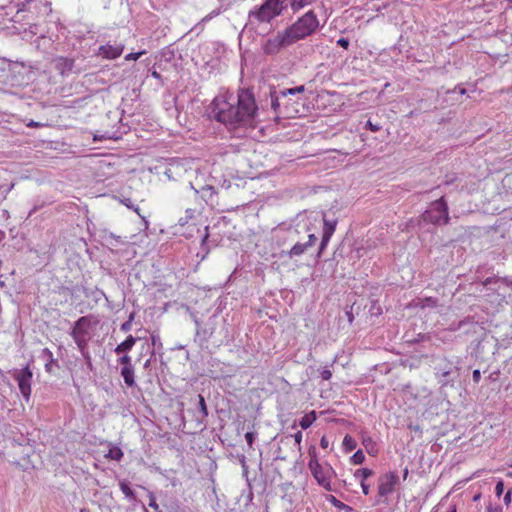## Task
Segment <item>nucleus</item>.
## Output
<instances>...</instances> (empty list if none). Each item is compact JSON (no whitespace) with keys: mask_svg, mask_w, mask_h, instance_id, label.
<instances>
[{"mask_svg":"<svg viewBox=\"0 0 512 512\" xmlns=\"http://www.w3.org/2000/svg\"><path fill=\"white\" fill-rule=\"evenodd\" d=\"M398 481V476L395 472H389L384 474L379 479V485H378V493L380 496H387L391 494L394 489L395 485Z\"/></svg>","mask_w":512,"mask_h":512,"instance_id":"6e6552de","label":"nucleus"},{"mask_svg":"<svg viewBox=\"0 0 512 512\" xmlns=\"http://www.w3.org/2000/svg\"><path fill=\"white\" fill-rule=\"evenodd\" d=\"M295 44L287 32L286 28L279 31L276 35L266 39L262 44V50L266 55H275L283 48Z\"/></svg>","mask_w":512,"mask_h":512,"instance_id":"423d86ee","label":"nucleus"},{"mask_svg":"<svg viewBox=\"0 0 512 512\" xmlns=\"http://www.w3.org/2000/svg\"><path fill=\"white\" fill-rule=\"evenodd\" d=\"M450 512H456V507L452 506Z\"/></svg>","mask_w":512,"mask_h":512,"instance_id":"0e129e2a","label":"nucleus"},{"mask_svg":"<svg viewBox=\"0 0 512 512\" xmlns=\"http://www.w3.org/2000/svg\"><path fill=\"white\" fill-rule=\"evenodd\" d=\"M151 343H152L154 348H157V349H161L162 348V343H161L160 336L158 334H156V333H152L151 334Z\"/></svg>","mask_w":512,"mask_h":512,"instance_id":"2f4dec72","label":"nucleus"},{"mask_svg":"<svg viewBox=\"0 0 512 512\" xmlns=\"http://www.w3.org/2000/svg\"><path fill=\"white\" fill-rule=\"evenodd\" d=\"M255 437H256V434L254 432H247L245 434V439H246L247 444L249 445V447H252L253 442L255 440Z\"/></svg>","mask_w":512,"mask_h":512,"instance_id":"4c0bfd02","label":"nucleus"},{"mask_svg":"<svg viewBox=\"0 0 512 512\" xmlns=\"http://www.w3.org/2000/svg\"><path fill=\"white\" fill-rule=\"evenodd\" d=\"M125 45L123 43L107 42L101 45L98 49V55L109 60L120 57L124 51Z\"/></svg>","mask_w":512,"mask_h":512,"instance_id":"1a4fd4ad","label":"nucleus"},{"mask_svg":"<svg viewBox=\"0 0 512 512\" xmlns=\"http://www.w3.org/2000/svg\"><path fill=\"white\" fill-rule=\"evenodd\" d=\"M51 63L61 76H68L74 67V59L63 56L53 58Z\"/></svg>","mask_w":512,"mask_h":512,"instance_id":"f8f14e48","label":"nucleus"},{"mask_svg":"<svg viewBox=\"0 0 512 512\" xmlns=\"http://www.w3.org/2000/svg\"><path fill=\"white\" fill-rule=\"evenodd\" d=\"M373 472L372 470L368 469V468H361V469H357L354 473V477L356 479H358L361 482H365V480L367 478H369L370 476H372Z\"/></svg>","mask_w":512,"mask_h":512,"instance_id":"b1692460","label":"nucleus"},{"mask_svg":"<svg viewBox=\"0 0 512 512\" xmlns=\"http://www.w3.org/2000/svg\"><path fill=\"white\" fill-rule=\"evenodd\" d=\"M317 419V415L315 411H311L305 414L299 421V425L302 429H308L313 422Z\"/></svg>","mask_w":512,"mask_h":512,"instance_id":"aec40b11","label":"nucleus"},{"mask_svg":"<svg viewBox=\"0 0 512 512\" xmlns=\"http://www.w3.org/2000/svg\"><path fill=\"white\" fill-rule=\"evenodd\" d=\"M240 463H241V466L243 469H246L247 468V464H246V458L244 455H241L240 457Z\"/></svg>","mask_w":512,"mask_h":512,"instance_id":"13d9d810","label":"nucleus"},{"mask_svg":"<svg viewBox=\"0 0 512 512\" xmlns=\"http://www.w3.org/2000/svg\"><path fill=\"white\" fill-rule=\"evenodd\" d=\"M407 474H408V469H405V471H404V478H406Z\"/></svg>","mask_w":512,"mask_h":512,"instance_id":"69168bd1","label":"nucleus"},{"mask_svg":"<svg viewBox=\"0 0 512 512\" xmlns=\"http://www.w3.org/2000/svg\"><path fill=\"white\" fill-rule=\"evenodd\" d=\"M28 127H33V128H37V127H42L43 124L42 123H39V122H36V121H33L31 120L28 124H27Z\"/></svg>","mask_w":512,"mask_h":512,"instance_id":"5fc2aeb1","label":"nucleus"},{"mask_svg":"<svg viewBox=\"0 0 512 512\" xmlns=\"http://www.w3.org/2000/svg\"><path fill=\"white\" fill-rule=\"evenodd\" d=\"M123 204L125 206H127L128 208H131L133 209L135 212L139 213V208L138 207H134V205L132 204L131 200L129 198L127 199H124L123 201Z\"/></svg>","mask_w":512,"mask_h":512,"instance_id":"c03bdc74","label":"nucleus"},{"mask_svg":"<svg viewBox=\"0 0 512 512\" xmlns=\"http://www.w3.org/2000/svg\"><path fill=\"white\" fill-rule=\"evenodd\" d=\"M425 222L434 225L447 224L449 220L448 207L444 197L431 203L430 207L422 214Z\"/></svg>","mask_w":512,"mask_h":512,"instance_id":"20e7f679","label":"nucleus"},{"mask_svg":"<svg viewBox=\"0 0 512 512\" xmlns=\"http://www.w3.org/2000/svg\"><path fill=\"white\" fill-rule=\"evenodd\" d=\"M444 362H447L444 367H439L437 370L438 374L443 378L441 380L442 385H447L450 382H454V379L450 378V376L453 373V369L458 370V367L454 366L453 363L448 362L446 359H444Z\"/></svg>","mask_w":512,"mask_h":512,"instance_id":"4468645a","label":"nucleus"},{"mask_svg":"<svg viewBox=\"0 0 512 512\" xmlns=\"http://www.w3.org/2000/svg\"><path fill=\"white\" fill-rule=\"evenodd\" d=\"M360 485H361L363 494L364 495H368L369 494V490H370L369 485H367L365 482H361Z\"/></svg>","mask_w":512,"mask_h":512,"instance_id":"3c124183","label":"nucleus"},{"mask_svg":"<svg viewBox=\"0 0 512 512\" xmlns=\"http://www.w3.org/2000/svg\"><path fill=\"white\" fill-rule=\"evenodd\" d=\"M243 473L244 474H247L248 473V467L246 469H243Z\"/></svg>","mask_w":512,"mask_h":512,"instance_id":"774afa93","label":"nucleus"},{"mask_svg":"<svg viewBox=\"0 0 512 512\" xmlns=\"http://www.w3.org/2000/svg\"><path fill=\"white\" fill-rule=\"evenodd\" d=\"M151 76L155 79H161V75L157 71H152Z\"/></svg>","mask_w":512,"mask_h":512,"instance_id":"bf43d9fd","label":"nucleus"},{"mask_svg":"<svg viewBox=\"0 0 512 512\" xmlns=\"http://www.w3.org/2000/svg\"><path fill=\"white\" fill-rule=\"evenodd\" d=\"M316 0H289V6L293 13L300 11L301 9L311 5Z\"/></svg>","mask_w":512,"mask_h":512,"instance_id":"6ab92c4d","label":"nucleus"},{"mask_svg":"<svg viewBox=\"0 0 512 512\" xmlns=\"http://www.w3.org/2000/svg\"><path fill=\"white\" fill-rule=\"evenodd\" d=\"M320 377L323 380H330L332 377V372L329 368V366H324L320 371Z\"/></svg>","mask_w":512,"mask_h":512,"instance_id":"473e14b6","label":"nucleus"},{"mask_svg":"<svg viewBox=\"0 0 512 512\" xmlns=\"http://www.w3.org/2000/svg\"><path fill=\"white\" fill-rule=\"evenodd\" d=\"M308 247L305 243L297 242L289 251V256L296 257L304 254L307 251Z\"/></svg>","mask_w":512,"mask_h":512,"instance_id":"4be33fe9","label":"nucleus"},{"mask_svg":"<svg viewBox=\"0 0 512 512\" xmlns=\"http://www.w3.org/2000/svg\"><path fill=\"white\" fill-rule=\"evenodd\" d=\"M119 362L120 364L122 365V367H130L132 366V363H131V357L128 356V355H123L120 359H119Z\"/></svg>","mask_w":512,"mask_h":512,"instance_id":"c9c22d12","label":"nucleus"},{"mask_svg":"<svg viewBox=\"0 0 512 512\" xmlns=\"http://www.w3.org/2000/svg\"><path fill=\"white\" fill-rule=\"evenodd\" d=\"M336 225H337V220L336 219H334V218L333 219H328V218H326L324 216V219H323V233H322L321 243H320L319 252H318L319 254H321L322 251L328 245L332 235L335 232Z\"/></svg>","mask_w":512,"mask_h":512,"instance_id":"9b49d317","label":"nucleus"},{"mask_svg":"<svg viewBox=\"0 0 512 512\" xmlns=\"http://www.w3.org/2000/svg\"><path fill=\"white\" fill-rule=\"evenodd\" d=\"M316 241H317V237L314 234H309L308 235V241L305 242V244L309 248V247L313 246Z\"/></svg>","mask_w":512,"mask_h":512,"instance_id":"37998d69","label":"nucleus"},{"mask_svg":"<svg viewBox=\"0 0 512 512\" xmlns=\"http://www.w3.org/2000/svg\"><path fill=\"white\" fill-rule=\"evenodd\" d=\"M40 357L45 361L46 372L51 373L53 365H57V360L54 359L53 353L48 348H44L41 351Z\"/></svg>","mask_w":512,"mask_h":512,"instance_id":"dca6fc26","label":"nucleus"},{"mask_svg":"<svg viewBox=\"0 0 512 512\" xmlns=\"http://www.w3.org/2000/svg\"><path fill=\"white\" fill-rule=\"evenodd\" d=\"M512 285V280L508 278H500V277H489L485 279L483 282V286L489 290L498 291L502 286L509 287Z\"/></svg>","mask_w":512,"mask_h":512,"instance_id":"ddd939ff","label":"nucleus"},{"mask_svg":"<svg viewBox=\"0 0 512 512\" xmlns=\"http://www.w3.org/2000/svg\"><path fill=\"white\" fill-rule=\"evenodd\" d=\"M280 93V95L282 96V98H285L287 97L288 95H295V92L293 91V88H288V89H282L280 91H278Z\"/></svg>","mask_w":512,"mask_h":512,"instance_id":"79ce46f5","label":"nucleus"},{"mask_svg":"<svg viewBox=\"0 0 512 512\" xmlns=\"http://www.w3.org/2000/svg\"><path fill=\"white\" fill-rule=\"evenodd\" d=\"M106 458H109L111 460L120 461L123 457L122 450L117 446L110 447L108 453L105 455Z\"/></svg>","mask_w":512,"mask_h":512,"instance_id":"5701e85b","label":"nucleus"},{"mask_svg":"<svg viewBox=\"0 0 512 512\" xmlns=\"http://www.w3.org/2000/svg\"><path fill=\"white\" fill-rule=\"evenodd\" d=\"M365 127H366L367 129H369L370 131H372V132H377V131H379V130L381 129L380 124H378V123H377V124H374V123H373L372 121H370V120H368V121L366 122Z\"/></svg>","mask_w":512,"mask_h":512,"instance_id":"e433bc0d","label":"nucleus"},{"mask_svg":"<svg viewBox=\"0 0 512 512\" xmlns=\"http://www.w3.org/2000/svg\"><path fill=\"white\" fill-rule=\"evenodd\" d=\"M252 92L241 89L237 96L224 93L216 96L210 105V117L241 137L243 129L252 126L257 115Z\"/></svg>","mask_w":512,"mask_h":512,"instance_id":"f257e3e1","label":"nucleus"},{"mask_svg":"<svg viewBox=\"0 0 512 512\" xmlns=\"http://www.w3.org/2000/svg\"><path fill=\"white\" fill-rule=\"evenodd\" d=\"M293 91L295 94L303 93L305 91V87L303 85L293 87Z\"/></svg>","mask_w":512,"mask_h":512,"instance_id":"6e6d98bb","label":"nucleus"},{"mask_svg":"<svg viewBox=\"0 0 512 512\" xmlns=\"http://www.w3.org/2000/svg\"><path fill=\"white\" fill-rule=\"evenodd\" d=\"M365 455L362 450H357L351 457V462L355 465H360L364 462Z\"/></svg>","mask_w":512,"mask_h":512,"instance_id":"c85d7f7f","label":"nucleus"},{"mask_svg":"<svg viewBox=\"0 0 512 512\" xmlns=\"http://www.w3.org/2000/svg\"><path fill=\"white\" fill-rule=\"evenodd\" d=\"M472 378H473V381H474L475 383H479V381H480V379H481V372H480V370L475 369V370L473 371Z\"/></svg>","mask_w":512,"mask_h":512,"instance_id":"a18cd8bd","label":"nucleus"},{"mask_svg":"<svg viewBox=\"0 0 512 512\" xmlns=\"http://www.w3.org/2000/svg\"><path fill=\"white\" fill-rule=\"evenodd\" d=\"M134 315H135L134 313H131V314L129 315V318H128L127 322H129V323H131V324H132V322H133V320H134Z\"/></svg>","mask_w":512,"mask_h":512,"instance_id":"052dcab7","label":"nucleus"},{"mask_svg":"<svg viewBox=\"0 0 512 512\" xmlns=\"http://www.w3.org/2000/svg\"><path fill=\"white\" fill-rule=\"evenodd\" d=\"M104 240L108 245L111 246H118L119 244H122L123 241L121 240L120 236H116L113 233H107L104 235Z\"/></svg>","mask_w":512,"mask_h":512,"instance_id":"a878e982","label":"nucleus"},{"mask_svg":"<svg viewBox=\"0 0 512 512\" xmlns=\"http://www.w3.org/2000/svg\"><path fill=\"white\" fill-rule=\"evenodd\" d=\"M195 213H196V211L194 209H190V208L186 209L185 216L181 217L178 220V224L180 226H185L186 224H188L189 220H191L195 217Z\"/></svg>","mask_w":512,"mask_h":512,"instance_id":"cd10ccee","label":"nucleus"},{"mask_svg":"<svg viewBox=\"0 0 512 512\" xmlns=\"http://www.w3.org/2000/svg\"><path fill=\"white\" fill-rule=\"evenodd\" d=\"M270 97H271V107L276 112L280 106V99L282 98V96L280 95V93L278 91L273 90L270 92Z\"/></svg>","mask_w":512,"mask_h":512,"instance_id":"bb28decb","label":"nucleus"},{"mask_svg":"<svg viewBox=\"0 0 512 512\" xmlns=\"http://www.w3.org/2000/svg\"><path fill=\"white\" fill-rule=\"evenodd\" d=\"M488 512H502V508L500 506H489L487 508Z\"/></svg>","mask_w":512,"mask_h":512,"instance_id":"864d4df0","label":"nucleus"},{"mask_svg":"<svg viewBox=\"0 0 512 512\" xmlns=\"http://www.w3.org/2000/svg\"><path fill=\"white\" fill-rule=\"evenodd\" d=\"M91 327V320L88 316L80 317L75 323L71 331V337L76 338H90L89 329Z\"/></svg>","mask_w":512,"mask_h":512,"instance_id":"9d476101","label":"nucleus"},{"mask_svg":"<svg viewBox=\"0 0 512 512\" xmlns=\"http://www.w3.org/2000/svg\"><path fill=\"white\" fill-rule=\"evenodd\" d=\"M198 399H199V409L202 413V417H207L208 410H207L205 399L201 394L198 395Z\"/></svg>","mask_w":512,"mask_h":512,"instance_id":"7c9ffc66","label":"nucleus"},{"mask_svg":"<svg viewBox=\"0 0 512 512\" xmlns=\"http://www.w3.org/2000/svg\"><path fill=\"white\" fill-rule=\"evenodd\" d=\"M90 338H76V339H73L79 349V351L81 352V354L84 356V358L86 359H90V355H89V352H88V341H89Z\"/></svg>","mask_w":512,"mask_h":512,"instance_id":"412c9836","label":"nucleus"},{"mask_svg":"<svg viewBox=\"0 0 512 512\" xmlns=\"http://www.w3.org/2000/svg\"><path fill=\"white\" fill-rule=\"evenodd\" d=\"M131 328H132V324L127 321L122 323V325L120 327L121 331H123V332H129L131 330Z\"/></svg>","mask_w":512,"mask_h":512,"instance_id":"de8ad7c7","label":"nucleus"},{"mask_svg":"<svg viewBox=\"0 0 512 512\" xmlns=\"http://www.w3.org/2000/svg\"><path fill=\"white\" fill-rule=\"evenodd\" d=\"M504 491V483L502 480L498 481L497 484H496V487H495V493L498 497H500L502 495Z\"/></svg>","mask_w":512,"mask_h":512,"instance_id":"ea45409f","label":"nucleus"},{"mask_svg":"<svg viewBox=\"0 0 512 512\" xmlns=\"http://www.w3.org/2000/svg\"><path fill=\"white\" fill-rule=\"evenodd\" d=\"M121 376L123 377L124 379V382L125 384L128 386V387H132L135 385V380H134V368L133 366H130V367H122L121 368Z\"/></svg>","mask_w":512,"mask_h":512,"instance_id":"a211bd4d","label":"nucleus"},{"mask_svg":"<svg viewBox=\"0 0 512 512\" xmlns=\"http://www.w3.org/2000/svg\"><path fill=\"white\" fill-rule=\"evenodd\" d=\"M138 338L133 337L132 335H129L123 342L118 344L115 348L116 354H121L124 352H128L132 349V347L135 345Z\"/></svg>","mask_w":512,"mask_h":512,"instance_id":"2eb2a0df","label":"nucleus"},{"mask_svg":"<svg viewBox=\"0 0 512 512\" xmlns=\"http://www.w3.org/2000/svg\"><path fill=\"white\" fill-rule=\"evenodd\" d=\"M343 445L348 451H352L356 448V441L350 435H346L343 439Z\"/></svg>","mask_w":512,"mask_h":512,"instance_id":"c756f323","label":"nucleus"},{"mask_svg":"<svg viewBox=\"0 0 512 512\" xmlns=\"http://www.w3.org/2000/svg\"><path fill=\"white\" fill-rule=\"evenodd\" d=\"M145 53H146L145 50H142V51H139V52H136V53H129V54H127L125 56V60L126 61L138 60Z\"/></svg>","mask_w":512,"mask_h":512,"instance_id":"72a5a7b5","label":"nucleus"},{"mask_svg":"<svg viewBox=\"0 0 512 512\" xmlns=\"http://www.w3.org/2000/svg\"><path fill=\"white\" fill-rule=\"evenodd\" d=\"M332 498V503L334 504V506L338 507V508H341V509H350V507L344 503H342L341 501H339L338 499H336L334 496H331Z\"/></svg>","mask_w":512,"mask_h":512,"instance_id":"58836bf2","label":"nucleus"},{"mask_svg":"<svg viewBox=\"0 0 512 512\" xmlns=\"http://www.w3.org/2000/svg\"><path fill=\"white\" fill-rule=\"evenodd\" d=\"M320 446L323 448V449H326L328 448L329 446V440L327 439L326 436H323L320 440Z\"/></svg>","mask_w":512,"mask_h":512,"instance_id":"09e8293b","label":"nucleus"},{"mask_svg":"<svg viewBox=\"0 0 512 512\" xmlns=\"http://www.w3.org/2000/svg\"><path fill=\"white\" fill-rule=\"evenodd\" d=\"M284 8L283 0H264L260 6H255L249 11L246 26L258 30L261 25L269 24L280 16Z\"/></svg>","mask_w":512,"mask_h":512,"instance_id":"f03ea898","label":"nucleus"},{"mask_svg":"<svg viewBox=\"0 0 512 512\" xmlns=\"http://www.w3.org/2000/svg\"><path fill=\"white\" fill-rule=\"evenodd\" d=\"M150 362H151V360H150V359L146 360V361H145V363H144V367H145V368H148V367H149V365H150Z\"/></svg>","mask_w":512,"mask_h":512,"instance_id":"e2e57ef3","label":"nucleus"},{"mask_svg":"<svg viewBox=\"0 0 512 512\" xmlns=\"http://www.w3.org/2000/svg\"><path fill=\"white\" fill-rule=\"evenodd\" d=\"M219 13H220V12H219V10H213L211 13H209L208 15H206V16L202 19V21H204V22H205V21H209V20H211L214 16H217Z\"/></svg>","mask_w":512,"mask_h":512,"instance_id":"49530a36","label":"nucleus"},{"mask_svg":"<svg viewBox=\"0 0 512 512\" xmlns=\"http://www.w3.org/2000/svg\"><path fill=\"white\" fill-rule=\"evenodd\" d=\"M5 238V232L0 230V242Z\"/></svg>","mask_w":512,"mask_h":512,"instance_id":"680f3d73","label":"nucleus"},{"mask_svg":"<svg viewBox=\"0 0 512 512\" xmlns=\"http://www.w3.org/2000/svg\"><path fill=\"white\" fill-rule=\"evenodd\" d=\"M12 377L17 382L20 393L26 402H29L32 388V378L33 373L29 367L26 365L24 368L15 369L12 373Z\"/></svg>","mask_w":512,"mask_h":512,"instance_id":"0eeeda50","label":"nucleus"},{"mask_svg":"<svg viewBox=\"0 0 512 512\" xmlns=\"http://www.w3.org/2000/svg\"><path fill=\"white\" fill-rule=\"evenodd\" d=\"M320 21L313 10L307 11L299 17L293 24L286 28L293 42L303 40L319 29Z\"/></svg>","mask_w":512,"mask_h":512,"instance_id":"7ed1b4c3","label":"nucleus"},{"mask_svg":"<svg viewBox=\"0 0 512 512\" xmlns=\"http://www.w3.org/2000/svg\"><path fill=\"white\" fill-rule=\"evenodd\" d=\"M308 468L310 469L313 477L317 483L324 489L331 491V477L334 474L333 468L328 464H320L314 457L309 460Z\"/></svg>","mask_w":512,"mask_h":512,"instance_id":"39448f33","label":"nucleus"},{"mask_svg":"<svg viewBox=\"0 0 512 512\" xmlns=\"http://www.w3.org/2000/svg\"><path fill=\"white\" fill-rule=\"evenodd\" d=\"M349 43H350V42H349V39H348V38H344V37H342V38H339V39L337 40V44H338L339 46H341L342 48H344V49H347V48L349 47Z\"/></svg>","mask_w":512,"mask_h":512,"instance_id":"a19ab883","label":"nucleus"},{"mask_svg":"<svg viewBox=\"0 0 512 512\" xmlns=\"http://www.w3.org/2000/svg\"><path fill=\"white\" fill-rule=\"evenodd\" d=\"M119 487L126 498L130 500L135 499V493L133 492V490L130 488L129 484L126 481H121L119 483Z\"/></svg>","mask_w":512,"mask_h":512,"instance_id":"393cba45","label":"nucleus"},{"mask_svg":"<svg viewBox=\"0 0 512 512\" xmlns=\"http://www.w3.org/2000/svg\"><path fill=\"white\" fill-rule=\"evenodd\" d=\"M195 190V193L196 194H199L200 197L208 204H212L213 203V196L215 194V189L214 187L210 186V185H206V186H203L200 190Z\"/></svg>","mask_w":512,"mask_h":512,"instance_id":"f3484780","label":"nucleus"},{"mask_svg":"<svg viewBox=\"0 0 512 512\" xmlns=\"http://www.w3.org/2000/svg\"><path fill=\"white\" fill-rule=\"evenodd\" d=\"M148 497H149V506L157 511L159 509V505L156 502V497H155L154 493L149 492Z\"/></svg>","mask_w":512,"mask_h":512,"instance_id":"f704fd0d","label":"nucleus"},{"mask_svg":"<svg viewBox=\"0 0 512 512\" xmlns=\"http://www.w3.org/2000/svg\"><path fill=\"white\" fill-rule=\"evenodd\" d=\"M205 231H206V232H205V235L203 236L202 241H201V247H202L203 249L205 248L206 241H207V239H208V237H209V234H208V226H207V227H205Z\"/></svg>","mask_w":512,"mask_h":512,"instance_id":"8fccbe9b","label":"nucleus"},{"mask_svg":"<svg viewBox=\"0 0 512 512\" xmlns=\"http://www.w3.org/2000/svg\"><path fill=\"white\" fill-rule=\"evenodd\" d=\"M510 501H511V491H508V492L505 494V496H504V502H505L506 504H508V503H510Z\"/></svg>","mask_w":512,"mask_h":512,"instance_id":"4d7b16f0","label":"nucleus"},{"mask_svg":"<svg viewBox=\"0 0 512 512\" xmlns=\"http://www.w3.org/2000/svg\"><path fill=\"white\" fill-rule=\"evenodd\" d=\"M294 437V440L297 444H300L301 443V440H302V432L298 431L297 433H295L293 435Z\"/></svg>","mask_w":512,"mask_h":512,"instance_id":"603ef678","label":"nucleus"},{"mask_svg":"<svg viewBox=\"0 0 512 512\" xmlns=\"http://www.w3.org/2000/svg\"><path fill=\"white\" fill-rule=\"evenodd\" d=\"M479 498H480V495H476V496H474V500H475V501H476V500H478Z\"/></svg>","mask_w":512,"mask_h":512,"instance_id":"338daca9","label":"nucleus"}]
</instances>
